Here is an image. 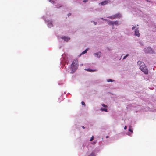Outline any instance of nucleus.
Instances as JSON below:
<instances>
[{"instance_id":"nucleus-10","label":"nucleus","mask_w":156,"mask_h":156,"mask_svg":"<svg viewBox=\"0 0 156 156\" xmlns=\"http://www.w3.org/2000/svg\"><path fill=\"white\" fill-rule=\"evenodd\" d=\"M48 23L47 24V25L48 27L49 28L53 26V25L52 22L51 21H48Z\"/></svg>"},{"instance_id":"nucleus-13","label":"nucleus","mask_w":156,"mask_h":156,"mask_svg":"<svg viewBox=\"0 0 156 156\" xmlns=\"http://www.w3.org/2000/svg\"><path fill=\"white\" fill-rule=\"evenodd\" d=\"M89 50V48H87L85 51L83 52L81 54L79 55V56H80L82 54H84L87 53V51Z\"/></svg>"},{"instance_id":"nucleus-24","label":"nucleus","mask_w":156,"mask_h":156,"mask_svg":"<svg viewBox=\"0 0 156 156\" xmlns=\"http://www.w3.org/2000/svg\"><path fill=\"white\" fill-rule=\"evenodd\" d=\"M101 19L103 20H105V21H107V20L106 19H104L103 18H101Z\"/></svg>"},{"instance_id":"nucleus-9","label":"nucleus","mask_w":156,"mask_h":156,"mask_svg":"<svg viewBox=\"0 0 156 156\" xmlns=\"http://www.w3.org/2000/svg\"><path fill=\"white\" fill-rule=\"evenodd\" d=\"M61 38L62 39H63L64 40V41H68L70 39V38L69 37L66 36L62 37H61Z\"/></svg>"},{"instance_id":"nucleus-7","label":"nucleus","mask_w":156,"mask_h":156,"mask_svg":"<svg viewBox=\"0 0 156 156\" xmlns=\"http://www.w3.org/2000/svg\"><path fill=\"white\" fill-rule=\"evenodd\" d=\"M102 106H103L105 108H100V110L101 111H104L106 112H107V109L106 108L107 107V106L104 104H102Z\"/></svg>"},{"instance_id":"nucleus-20","label":"nucleus","mask_w":156,"mask_h":156,"mask_svg":"<svg viewBox=\"0 0 156 156\" xmlns=\"http://www.w3.org/2000/svg\"><path fill=\"white\" fill-rule=\"evenodd\" d=\"M94 139V136H92L91 137V138L89 140L90 141H92Z\"/></svg>"},{"instance_id":"nucleus-28","label":"nucleus","mask_w":156,"mask_h":156,"mask_svg":"<svg viewBox=\"0 0 156 156\" xmlns=\"http://www.w3.org/2000/svg\"><path fill=\"white\" fill-rule=\"evenodd\" d=\"M82 128H83V129H84V128H84V126H82Z\"/></svg>"},{"instance_id":"nucleus-29","label":"nucleus","mask_w":156,"mask_h":156,"mask_svg":"<svg viewBox=\"0 0 156 156\" xmlns=\"http://www.w3.org/2000/svg\"><path fill=\"white\" fill-rule=\"evenodd\" d=\"M68 15H69V16H70L71 15V14L70 13V14H69Z\"/></svg>"},{"instance_id":"nucleus-27","label":"nucleus","mask_w":156,"mask_h":156,"mask_svg":"<svg viewBox=\"0 0 156 156\" xmlns=\"http://www.w3.org/2000/svg\"><path fill=\"white\" fill-rule=\"evenodd\" d=\"M83 64H80V66H83Z\"/></svg>"},{"instance_id":"nucleus-3","label":"nucleus","mask_w":156,"mask_h":156,"mask_svg":"<svg viewBox=\"0 0 156 156\" xmlns=\"http://www.w3.org/2000/svg\"><path fill=\"white\" fill-rule=\"evenodd\" d=\"M132 30H135L134 35L135 36L138 37L140 36V33L138 28L136 27L133 26L132 27Z\"/></svg>"},{"instance_id":"nucleus-4","label":"nucleus","mask_w":156,"mask_h":156,"mask_svg":"<svg viewBox=\"0 0 156 156\" xmlns=\"http://www.w3.org/2000/svg\"><path fill=\"white\" fill-rule=\"evenodd\" d=\"M144 52L146 53H154V51L150 47H147L144 49Z\"/></svg>"},{"instance_id":"nucleus-19","label":"nucleus","mask_w":156,"mask_h":156,"mask_svg":"<svg viewBox=\"0 0 156 156\" xmlns=\"http://www.w3.org/2000/svg\"><path fill=\"white\" fill-rule=\"evenodd\" d=\"M49 1L50 2L53 3V4H54V3H55V2L53 1V0H49Z\"/></svg>"},{"instance_id":"nucleus-26","label":"nucleus","mask_w":156,"mask_h":156,"mask_svg":"<svg viewBox=\"0 0 156 156\" xmlns=\"http://www.w3.org/2000/svg\"><path fill=\"white\" fill-rule=\"evenodd\" d=\"M60 6H56V7L57 8H58L59 7H60Z\"/></svg>"},{"instance_id":"nucleus-12","label":"nucleus","mask_w":156,"mask_h":156,"mask_svg":"<svg viewBox=\"0 0 156 156\" xmlns=\"http://www.w3.org/2000/svg\"><path fill=\"white\" fill-rule=\"evenodd\" d=\"M112 23H113L112 25H118L120 24V23H119V22L117 21H113Z\"/></svg>"},{"instance_id":"nucleus-22","label":"nucleus","mask_w":156,"mask_h":156,"mask_svg":"<svg viewBox=\"0 0 156 156\" xmlns=\"http://www.w3.org/2000/svg\"><path fill=\"white\" fill-rule=\"evenodd\" d=\"M88 1V0H83V2L84 3H86Z\"/></svg>"},{"instance_id":"nucleus-8","label":"nucleus","mask_w":156,"mask_h":156,"mask_svg":"<svg viewBox=\"0 0 156 156\" xmlns=\"http://www.w3.org/2000/svg\"><path fill=\"white\" fill-rule=\"evenodd\" d=\"M95 57L97 58H100L101 56V53L100 52H98L97 53H95L94 54Z\"/></svg>"},{"instance_id":"nucleus-2","label":"nucleus","mask_w":156,"mask_h":156,"mask_svg":"<svg viewBox=\"0 0 156 156\" xmlns=\"http://www.w3.org/2000/svg\"><path fill=\"white\" fill-rule=\"evenodd\" d=\"M78 61L77 60H74L71 66L70 69L71 70V73H74L77 69L78 67Z\"/></svg>"},{"instance_id":"nucleus-15","label":"nucleus","mask_w":156,"mask_h":156,"mask_svg":"<svg viewBox=\"0 0 156 156\" xmlns=\"http://www.w3.org/2000/svg\"><path fill=\"white\" fill-rule=\"evenodd\" d=\"M88 156H95V153L93 151Z\"/></svg>"},{"instance_id":"nucleus-14","label":"nucleus","mask_w":156,"mask_h":156,"mask_svg":"<svg viewBox=\"0 0 156 156\" xmlns=\"http://www.w3.org/2000/svg\"><path fill=\"white\" fill-rule=\"evenodd\" d=\"M86 70L89 71V72H94L96 71V70H92L91 69H85Z\"/></svg>"},{"instance_id":"nucleus-1","label":"nucleus","mask_w":156,"mask_h":156,"mask_svg":"<svg viewBox=\"0 0 156 156\" xmlns=\"http://www.w3.org/2000/svg\"><path fill=\"white\" fill-rule=\"evenodd\" d=\"M137 64L139 66V69L141 71L143 72L145 74H148V70L144 62L140 61H139L137 62Z\"/></svg>"},{"instance_id":"nucleus-11","label":"nucleus","mask_w":156,"mask_h":156,"mask_svg":"<svg viewBox=\"0 0 156 156\" xmlns=\"http://www.w3.org/2000/svg\"><path fill=\"white\" fill-rule=\"evenodd\" d=\"M129 132H131V133H129V132H128L127 133V134H128V135L129 136H131V135L132 134V133H133V130H132V129H131V126H129Z\"/></svg>"},{"instance_id":"nucleus-16","label":"nucleus","mask_w":156,"mask_h":156,"mask_svg":"<svg viewBox=\"0 0 156 156\" xmlns=\"http://www.w3.org/2000/svg\"><path fill=\"white\" fill-rule=\"evenodd\" d=\"M107 81L108 82H112L114 81V80L111 79H108L107 80Z\"/></svg>"},{"instance_id":"nucleus-6","label":"nucleus","mask_w":156,"mask_h":156,"mask_svg":"<svg viewBox=\"0 0 156 156\" xmlns=\"http://www.w3.org/2000/svg\"><path fill=\"white\" fill-rule=\"evenodd\" d=\"M110 2V1L108 0H105L103 1L101 3H99V5L100 6L104 5H105L108 3Z\"/></svg>"},{"instance_id":"nucleus-25","label":"nucleus","mask_w":156,"mask_h":156,"mask_svg":"<svg viewBox=\"0 0 156 156\" xmlns=\"http://www.w3.org/2000/svg\"><path fill=\"white\" fill-rule=\"evenodd\" d=\"M124 129H126L127 127H126V126H125L124 127Z\"/></svg>"},{"instance_id":"nucleus-23","label":"nucleus","mask_w":156,"mask_h":156,"mask_svg":"<svg viewBox=\"0 0 156 156\" xmlns=\"http://www.w3.org/2000/svg\"><path fill=\"white\" fill-rule=\"evenodd\" d=\"M81 104L83 105H85V103L83 101L81 102Z\"/></svg>"},{"instance_id":"nucleus-5","label":"nucleus","mask_w":156,"mask_h":156,"mask_svg":"<svg viewBox=\"0 0 156 156\" xmlns=\"http://www.w3.org/2000/svg\"><path fill=\"white\" fill-rule=\"evenodd\" d=\"M122 17L120 13H118L115 14L113 16L108 17V18H109L112 20L114 19L115 18H119Z\"/></svg>"},{"instance_id":"nucleus-17","label":"nucleus","mask_w":156,"mask_h":156,"mask_svg":"<svg viewBox=\"0 0 156 156\" xmlns=\"http://www.w3.org/2000/svg\"><path fill=\"white\" fill-rule=\"evenodd\" d=\"M113 22V21H108V24H109V25H112Z\"/></svg>"},{"instance_id":"nucleus-21","label":"nucleus","mask_w":156,"mask_h":156,"mask_svg":"<svg viewBox=\"0 0 156 156\" xmlns=\"http://www.w3.org/2000/svg\"><path fill=\"white\" fill-rule=\"evenodd\" d=\"M91 22L93 23H94L95 25H96L97 24V23L96 22L94 21H91Z\"/></svg>"},{"instance_id":"nucleus-30","label":"nucleus","mask_w":156,"mask_h":156,"mask_svg":"<svg viewBox=\"0 0 156 156\" xmlns=\"http://www.w3.org/2000/svg\"><path fill=\"white\" fill-rule=\"evenodd\" d=\"M108 136H107L106 137V138H108Z\"/></svg>"},{"instance_id":"nucleus-18","label":"nucleus","mask_w":156,"mask_h":156,"mask_svg":"<svg viewBox=\"0 0 156 156\" xmlns=\"http://www.w3.org/2000/svg\"><path fill=\"white\" fill-rule=\"evenodd\" d=\"M129 55L128 54H126L125 56H124L123 58V59H125L126 57H127Z\"/></svg>"}]
</instances>
